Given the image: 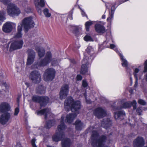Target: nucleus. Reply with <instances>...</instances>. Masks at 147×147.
Returning <instances> with one entry per match:
<instances>
[{"label":"nucleus","instance_id":"obj_1","mask_svg":"<svg viewBox=\"0 0 147 147\" xmlns=\"http://www.w3.org/2000/svg\"><path fill=\"white\" fill-rule=\"evenodd\" d=\"M64 107L67 111L71 110L73 112H76L74 114H69L67 115L65 119V115H62L61 120V124L57 128V129L55 134L53 135L52 139L53 141L57 142L60 141L64 136L63 131L65 128L64 122L66 121L68 123H71L77 115L79 113L78 110L80 109V102L79 101H75L72 97L69 96L65 100L64 102Z\"/></svg>","mask_w":147,"mask_h":147},{"label":"nucleus","instance_id":"obj_2","mask_svg":"<svg viewBox=\"0 0 147 147\" xmlns=\"http://www.w3.org/2000/svg\"><path fill=\"white\" fill-rule=\"evenodd\" d=\"M60 60L53 58L50 52H47L45 58L42 61L35 62L32 66V69H39L41 67H44L48 64L50 62L53 66H56L59 65Z\"/></svg>","mask_w":147,"mask_h":147},{"label":"nucleus","instance_id":"obj_3","mask_svg":"<svg viewBox=\"0 0 147 147\" xmlns=\"http://www.w3.org/2000/svg\"><path fill=\"white\" fill-rule=\"evenodd\" d=\"M35 25V23L33 20L32 16L25 18L23 20L22 22L18 24V32L14 36V38H19L21 37L22 35V27H23L24 29L27 31L30 28H33Z\"/></svg>","mask_w":147,"mask_h":147},{"label":"nucleus","instance_id":"obj_4","mask_svg":"<svg viewBox=\"0 0 147 147\" xmlns=\"http://www.w3.org/2000/svg\"><path fill=\"white\" fill-rule=\"evenodd\" d=\"M10 107L9 104L6 102H2L0 105V111L3 114L0 118V122L3 124H6L10 117V114L8 112L10 110Z\"/></svg>","mask_w":147,"mask_h":147},{"label":"nucleus","instance_id":"obj_5","mask_svg":"<svg viewBox=\"0 0 147 147\" xmlns=\"http://www.w3.org/2000/svg\"><path fill=\"white\" fill-rule=\"evenodd\" d=\"M106 140V137L104 136L99 138L98 132L95 130L92 132L91 138L92 145L93 147H102Z\"/></svg>","mask_w":147,"mask_h":147},{"label":"nucleus","instance_id":"obj_6","mask_svg":"<svg viewBox=\"0 0 147 147\" xmlns=\"http://www.w3.org/2000/svg\"><path fill=\"white\" fill-rule=\"evenodd\" d=\"M1 1L4 4L8 5L7 12L10 16L13 17L18 16L20 13L19 9L14 4L10 3V1L8 0H1Z\"/></svg>","mask_w":147,"mask_h":147},{"label":"nucleus","instance_id":"obj_7","mask_svg":"<svg viewBox=\"0 0 147 147\" xmlns=\"http://www.w3.org/2000/svg\"><path fill=\"white\" fill-rule=\"evenodd\" d=\"M133 71V75L136 80L134 86L136 87L138 85V80L142 79L143 73H144L143 70V65H140L134 67Z\"/></svg>","mask_w":147,"mask_h":147},{"label":"nucleus","instance_id":"obj_8","mask_svg":"<svg viewBox=\"0 0 147 147\" xmlns=\"http://www.w3.org/2000/svg\"><path fill=\"white\" fill-rule=\"evenodd\" d=\"M55 70L53 68H49L47 69L44 75L45 80L46 81L52 80L55 77Z\"/></svg>","mask_w":147,"mask_h":147},{"label":"nucleus","instance_id":"obj_9","mask_svg":"<svg viewBox=\"0 0 147 147\" xmlns=\"http://www.w3.org/2000/svg\"><path fill=\"white\" fill-rule=\"evenodd\" d=\"M13 42L10 47L11 50L19 49L22 48L23 44V41L22 39H15L13 38Z\"/></svg>","mask_w":147,"mask_h":147},{"label":"nucleus","instance_id":"obj_10","mask_svg":"<svg viewBox=\"0 0 147 147\" xmlns=\"http://www.w3.org/2000/svg\"><path fill=\"white\" fill-rule=\"evenodd\" d=\"M33 101L38 102L40 104V107L44 106L48 102L49 98L47 97H39L37 96H34L32 98Z\"/></svg>","mask_w":147,"mask_h":147},{"label":"nucleus","instance_id":"obj_11","mask_svg":"<svg viewBox=\"0 0 147 147\" xmlns=\"http://www.w3.org/2000/svg\"><path fill=\"white\" fill-rule=\"evenodd\" d=\"M29 78L33 82L36 84L39 83L41 80L40 74L38 71H32L30 74Z\"/></svg>","mask_w":147,"mask_h":147},{"label":"nucleus","instance_id":"obj_12","mask_svg":"<svg viewBox=\"0 0 147 147\" xmlns=\"http://www.w3.org/2000/svg\"><path fill=\"white\" fill-rule=\"evenodd\" d=\"M69 90V84H65L63 85L59 93L60 98L61 100L65 98L68 95Z\"/></svg>","mask_w":147,"mask_h":147},{"label":"nucleus","instance_id":"obj_13","mask_svg":"<svg viewBox=\"0 0 147 147\" xmlns=\"http://www.w3.org/2000/svg\"><path fill=\"white\" fill-rule=\"evenodd\" d=\"M28 57L26 64L27 65H31L34 61L35 57V53L34 51L31 49H28L27 51Z\"/></svg>","mask_w":147,"mask_h":147},{"label":"nucleus","instance_id":"obj_14","mask_svg":"<svg viewBox=\"0 0 147 147\" xmlns=\"http://www.w3.org/2000/svg\"><path fill=\"white\" fill-rule=\"evenodd\" d=\"M16 26L15 23L9 22H7L3 25V30L6 33L10 32L12 30L13 28Z\"/></svg>","mask_w":147,"mask_h":147},{"label":"nucleus","instance_id":"obj_15","mask_svg":"<svg viewBox=\"0 0 147 147\" xmlns=\"http://www.w3.org/2000/svg\"><path fill=\"white\" fill-rule=\"evenodd\" d=\"M94 114L99 118L103 117L106 115V111L101 107H98L94 111Z\"/></svg>","mask_w":147,"mask_h":147},{"label":"nucleus","instance_id":"obj_16","mask_svg":"<svg viewBox=\"0 0 147 147\" xmlns=\"http://www.w3.org/2000/svg\"><path fill=\"white\" fill-rule=\"evenodd\" d=\"M50 111V109H47L38 111L36 113L37 115H44L45 116V118L46 119L48 117H50V116L53 117V115L51 113Z\"/></svg>","mask_w":147,"mask_h":147},{"label":"nucleus","instance_id":"obj_17","mask_svg":"<svg viewBox=\"0 0 147 147\" xmlns=\"http://www.w3.org/2000/svg\"><path fill=\"white\" fill-rule=\"evenodd\" d=\"M34 2L37 10L39 13L41 15V7L45 5V0H34Z\"/></svg>","mask_w":147,"mask_h":147},{"label":"nucleus","instance_id":"obj_18","mask_svg":"<svg viewBox=\"0 0 147 147\" xmlns=\"http://www.w3.org/2000/svg\"><path fill=\"white\" fill-rule=\"evenodd\" d=\"M136 104L137 103L135 100H133L132 102H125L122 104V106L120 107L117 108V110H119V109L122 108H129L131 107V105H132L134 109H135L136 108Z\"/></svg>","mask_w":147,"mask_h":147},{"label":"nucleus","instance_id":"obj_19","mask_svg":"<svg viewBox=\"0 0 147 147\" xmlns=\"http://www.w3.org/2000/svg\"><path fill=\"white\" fill-rule=\"evenodd\" d=\"M144 144V140L141 137H138L134 141V147H142Z\"/></svg>","mask_w":147,"mask_h":147},{"label":"nucleus","instance_id":"obj_20","mask_svg":"<svg viewBox=\"0 0 147 147\" xmlns=\"http://www.w3.org/2000/svg\"><path fill=\"white\" fill-rule=\"evenodd\" d=\"M89 61L87 59H84L82 61V65L81 70V73L83 74H86L88 73L87 65L89 63Z\"/></svg>","mask_w":147,"mask_h":147},{"label":"nucleus","instance_id":"obj_21","mask_svg":"<svg viewBox=\"0 0 147 147\" xmlns=\"http://www.w3.org/2000/svg\"><path fill=\"white\" fill-rule=\"evenodd\" d=\"M104 23L102 22L101 24H96L94 26L96 31L98 33L102 34L104 33L105 31V28L102 24H104Z\"/></svg>","mask_w":147,"mask_h":147},{"label":"nucleus","instance_id":"obj_22","mask_svg":"<svg viewBox=\"0 0 147 147\" xmlns=\"http://www.w3.org/2000/svg\"><path fill=\"white\" fill-rule=\"evenodd\" d=\"M114 114L115 118L116 120H122L125 116V112L123 111H119L118 112H115Z\"/></svg>","mask_w":147,"mask_h":147},{"label":"nucleus","instance_id":"obj_23","mask_svg":"<svg viewBox=\"0 0 147 147\" xmlns=\"http://www.w3.org/2000/svg\"><path fill=\"white\" fill-rule=\"evenodd\" d=\"M115 3H114L112 4L111 11L110 12H109V17L107 19V21L109 22H111L112 20L113 19L114 12L116 9L115 7Z\"/></svg>","mask_w":147,"mask_h":147},{"label":"nucleus","instance_id":"obj_24","mask_svg":"<svg viewBox=\"0 0 147 147\" xmlns=\"http://www.w3.org/2000/svg\"><path fill=\"white\" fill-rule=\"evenodd\" d=\"M111 124V120L108 118L104 119L103 121L101 122V126L106 129L110 127Z\"/></svg>","mask_w":147,"mask_h":147},{"label":"nucleus","instance_id":"obj_25","mask_svg":"<svg viewBox=\"0 0 147 147\" xmlns=\"http://www.w3.org/2000/svg\"><path fill=\"white\" fill-rule=\"evenodd\" d=\"M61 144L62 147H69L71 142L69 139L65 138L62 140Z\"/></svg>","mask_w":147,"mask_h":147},{"label":"nucleus","instance_id":"obj_26","mask_svg":"<svg viewBox=\"0 0 147 147\" xmlns=\"http://www.w3.org/2000/svg\"><path fill=\"white\" fill-rule=\"evenodd\" d=\"M75 125L76 129L77 130H81L84 126L83 123L79 120L76 121Z\"/></svg>","mask_w":147,"mask_h":147},{"label":"nucleus","instance_id":"obj_27","mask_svg":"<svg viewBox=\"0 0 147 147\" xmlns=\"http://www.w3.org/2000/svg\"><path fill=\"white\" fill-rule=\"evenodd\" d=\"M121 61V64L123 67L127 68L128 63L127 61L124 58V57L121 53H119V55Z\"/></svg>","mask_w":147,"mask_h":147},{"label":"nucleus","instance_id":"obj_28","mask_svg":"<svg viewBox=\"0 0 147 147\" xmlns=\"http://www.w3.org/2000/svg\"><path fill=\"white\" fill-rule=\"evenodd\" d=\"M36 50L38 52L39 56L41 57L44 55L45 53V50L42 47H37L36 48Z\"/></svg>","mask_w":147,"mask_h":147},{"label":"nucleus","instance_id":"obj_29","mask_svg":"<svg viewBox=\"0 0 147 147\" xmlns=\"http://www.w3.org/2000/svg\"><path fill=\"white\" fill-rule=\"evenodd\" d=\"M37 92L40 94L45 93V88L42 86H40L37 88Z\"/></svg>","mask_w":147,"mask_h":147},{"label":"nucleus","instance_id":"obj_30","mask_svg":"<svg viewBox=\"0 0 147 147\" xmlns=\"http://www.w3.org/2000/svg\"><path fill=\"white\" fill-rule=\"evenodd\" d=\"M55 123V121L54 120H50L46 123L45 127L46 129H49L53 126Z\"/></svg>","mask_w":147,"mask_h":147},{"label":"nucleus","instance_id":"obj_31","mask_svg":"<svg viewBox=\"0 0 147 147\" xmlns=\"http://www.w3.org/2000/svg\"><path fill=\"white\" fill-rule=\"evenodd\" d=\"M94 23L93 21L89 20L86 22L85 24L86 29L87 31L89 30L90 27Z\"/></svg>","mask_w":147,"mask_h":147},{"label":"nucleus","instance_id":"obj_32","mask_svg":"<svg viewBox=\"0 0 147 147\" xmlns=\"http://www.w3.org/2000/svg\"><path fill=\"white\" fill-rule=\"evenodd\" d=\"M109 48L113 49L119 55L121 53L117 48L116 45L114 44H110Z\"/></svg>","mask_w":147,"mask_h":147},{"label":"nucleus","instance_id":"obj_33","mask_svg":"<svg viewBox=\"0 0 147 147\" xmlns=\"http://www.w3.org/2000/svg\"><path fill=\"white\" fill-rule=\"evenodd\" d=\"M86 51L87 53L90 55H92L94 53V51L93 48L91 46H89L86 49Z\"/></svg>","mask_w":147,"mask_h":147},{"label":"nucleus","instance_id":"obj_34","mask_svg":"<svg viewBox=\"0 0 147 147\" xmlns=\"http://www.w3.org/2000/svg\"><path fill=\"white\" fill-rule=\"evenodd\" d=\"M43 13L45 16L47 18L50 17L51 13L49 12V9L47 8L43 10Z\"/></svg>","mask_w":147,"mask_h":147},{"label":"nucleus","instance_id":"obj_35","mask_svg":"<svg viewBox=\"0 0 147 147\" xmlns=\"http://www.w3.org/2000/svg\"><path fill=\"white\" fill-rule=\"evenodd\" d=\"M84 40L86 41H93V40L91 37V36L89 35H86L84 38Z\"/></svg>","mask_w":147,"mask_h":147},{"label":"nucleus","instance_id":"obj_36","mask_svg":"<svg viewBox=\"0 0 147 147\" xmlns=\"http://www.w3.org/2000/svg\"><path fill=\"white\" fill-rule=\"evenodd\" d=\"M5 14V13L3 11L0 13V22H3L5 19V18L4 17Z\"/></svg>","mask_w":147,"mask_h":147},{"label":"nucleus","instance_id":"obj_37","mask_svg":"<svg viewBox=\"0 0 147 147\" xmlns=\"http://www.w3.org/2000/svg\"><path fill=\"white\" fill-rule=\"evenodd\" d=\"M143 71L144 73L147 72V60H146L144 63V68L143 69Z\"/></svg>","mask_w":147,"mask_h":147},{"label":"nucleus","instance_id":"obj_38","mask_svg":"<svg viewBox=\"0 0 147 147\" xmlns=\"http://www.w3.org/2000/svg\"><path fill=\"white\" fill-rule=\"evenodd\" d=\"M82 86L84 87L85 88L87 87L88 86V83L87 81L85 80H84L82 81Z\"/></svg>","mask_w":147,"mask_h":147},{"label":"nucleus","instance_id":"obj_39","mask_svg":"<svg viewBox=\"0 0 147 147\" xmlns=\"http://www.w3.org/2000/svg\"><path fill=\"white\" fill-rule=\"evenodd\" d=\"M138 103L142 105H144L146 104V102L142 99H139L138 101Z\"/></svg>","mask_w":147,"mask_h":147},{"label":"nucleus","instance_id":"obj_40","mask_svg":"<svg viewBox=\"0 0 147 147\" xmlns=\"http://www.w3.org/2000/svg\"><path fill=\"white\" fill-rule=\"evenodd\" d=\"M36 139L35 138H33L31 141V144L32 147H37L35 144Z\"/></svg>","mask_w":147,"mask_h":147},{"label":"nucleus","instance_id":"obj_41","mask_svg":"<svg viewBox=\"0 0 147 147\" xmlns=\"http://www.w3.org/2000/svg\"><path fill=\"white\" fill-rule=\"evenodd\" d=\"M24 11L26 13H29L31 12V9L30 7H27L25 8Z\"/></svg>","mask_w":147,"mask_h":147},{"label":"nucleus","instance_id":"obj_42","mask_svg":"<svg viewBox=\"0 0 147 147\" xmlns=\"http://www.w3.org/2000/svg\"><path fill=\"white\" fill-rule=\"evenodd\" d=\"M19 112V108L18 107L16 108L15 109V112L14 114V115L16 116L18 115Z\"/></svg>","mask_w":147,"mask_h":147},{"label":"nucleus","instance_id":"obj_43","mask_svg":"<svg viewBox=\"0 0 147 147\" xmlns=\"http://www.w3.org/2000/svg\"><path fill=\"white\" fill-rule=\"evenodd\" d=\"M136 112L139 115H141L142 112V110L140 108H138L137 109Z\"/></svg>","mask_w":147,"mask_h":147},{"label":"nucleus","instance_id":"obj_44","mask_svg":"<svg viewBox=\"0 0 147 147\" xmlns=\"http://www.w3.org/2000/svg\"><path fill=\"white\" fill-rule=\"evenodd\" d=\"M82 77L80 75H77L76 77V79L77 80L79 81L80 80L82 79Z\"/></svg>","mask_w":147,"mask_h":147},{"label":"nucleus","instance_id":"obj_45","mask_svg":"<svg viewBox=\"0 0 147 147\" xmlns=\"http://www.w3.org/2000/svg\"><path fill=\"white\" fill-rule=\"evenodd\" d=\"M80 9L81 10V14L83 16H87V15L86 14L85 12L82 10L81 8H80Z\"/></svg>","mask_w":147,"mask_h":147},{"label":"nucleus","instance_id":"obj_46","mask_svg":"<svg viewBox=\"0 0 147 147\" xmlns=\"http://www.w3.org/2000/svg\"><path fill=\"white\" fill-rule=\"evenodd\" d=\"M84 96H85V97L86 98V102L88 104H90V103H91V101H90V100H88L86 98V94L84 93Z\"/></svg>","mask_w":147,"mask_h":147},{"label":"nucleus","instance_id":"obj_47","mask_svg":"<svg viewBox=\"0 0 147 147\" xmlns=\"http://www.w3.org/2000/svg\"><path fill=\"white\" fill-rule=\"evenodd\" d=\"M111 5L112 4L109 3H107L105 4L106 7L108 9H109V7L111 6Z\"/></svg>","mask_w":147,"mask_h":147},{"label":"nucleus","instance_id":"obj_48","mask_svg":"<svg viewBox=\"0 0 147 147\" xmlns=\"http://www.w3.org/2000/svg\"><path fill=\"white\" fill-rule=\"evenodd\" d=\"M86 55H84V59L85 58V59H87V60L89 62H90V59H88V57H87L86 56Z\"/></svg>","mask_w":147,"mask_h":147},{"label":"nucleus","instance_id":"obj_49","mask_svg":"<svg viewBox=\"0 0 147 147\" xmlns=\"http://www.w3.org/2000/svg\"><path fill=\"white\" fill-rule=\"evenodd\" d=\"M15 147H22L21 146V144L20 143H18L15 146Z\"/></svg>","mask_w":147,"mask_h":147},{"label":"nucleus","instance_id":"obj_50","mask_svg":"<svg viewBox=\"0 0 147 147\" xmlns=\"http://www.w3.org/2000/svg\"><path fill=\"white\" fill-rule=\"evenodd\" d=\"M144 78L146 80L147 82V74L144 75Z\"/></svg>","mask_w":147,"mask_h":147},{"label":"nucleus","instance_id":"obj_51","mask_svg":"<svg viewBox=\"0 0 147 147\" xmlns=\"http://www.w3.org/2000/svg\"><path fill=\"white\" fill-rule=\"evenodd\" d=\"M102 19H105V16L104 15H103L102 16Z\"/></svg>","mask_w":147,"mask_h":147},{"label":"nucleus","instance_id":"obj_52","mask_svg":"<svg viewBox=\"0 0 147 147\" xmlns=\"http://www.w3.org/2000/svg\"><path fill=\"white\" fill-rule=\"evenodd\" d=\"M69 18L70 20H72V13H71V14L70 15V18Z\"/></svg>","mask_w":147,"mask_h":147},{"label":"nucleus","instance_id":"obj_53","mask_svg":"<svg viewBox=\"0 0 147 147\" xmlns=\"http://www.w3.org/2000/svg\"><path fill=\"white\" fill-rule=\"evenodd\" d=\"M130 80L131 81H132V78L131 77L130 78Z\"/></svg>","mask_w":147,"mask_h":147},{"label":"nucleus","instance_id":"obj_54","mask_svg":"<svg viewBox=\"0 0 147 147\" xmlns=\"http://www.w3.org/2000/svg\"><path fill=\"white\" fill-rule=\"evenodd\" d=\"M90 129H94V128H93V127H90Z\"/></svg>","mask_w":147,"mask_h":147},{"label":"nucleus","instance_id":"obj_55","mask_svg":"<svg viewBox=\"0 0 147 147\" xmlns=\"http://www.w3.org/2000/svg\"><path fill=\"white\" fill-rule=\"evenodd\" d=\"M127 72H129L128 69L127 68Z\"/></svg>","mask_w":147,"mask_h":147},{"label":"nucleus","instance_id":"obj_56","mask_svg":"<svg viewBox=\"0 0 147 147\" xmlns=\"http://www.w3.org/2000/svg\"><path fill=\"white\" fill-rule=\"evenodd\" d=\"M4 85L6 86V83L4 84Z\"/></svg>","mask_w":147,"mask_h":147},{"label":"nucleus","instance_id":"obj_57","mask_svg":"<svg viewBox=\"0 0 147 147\" xmlns=\"http://www.w3.org/2000/svg\"><path fill=\"white\" fill-rule=\"evenodd\" d=\"M124 147H127V146H125Z\"/></svg>","mask_w":147,"mask_h":147}]
</instances>
